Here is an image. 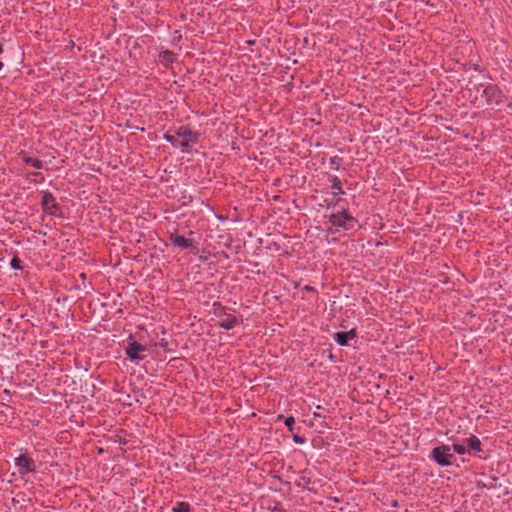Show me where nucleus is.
<instances>
[{"label":"nucleus","instance_id":"obj_25","mask_svg":"<svg viewBox=\"0 0 512 512\" xmlns=\"http://www.w3.org/2000/svg\"><path fill=\"white\" fill-rule=\"evenodd\" d=\"M3 394H5V396H10V395H11V392H10V390L5 389V390L3 391Z\"/></svg>","mask_w":512,"mask_h":512},{"label":"nucleus","instance_id":"obj_21","mask_svg":"<svg viewBox=\"0 0 512 512\" xmlns=\"http://www.w3.org/2000/svg\"><path fill=\"white\" fill-rule=\"evenodd\" d=\"M292 438H293V441L297 444H304L306 441L305 437L300 436L298 434H294Z\"/></svg>","mask_w":512,"mask_h":512},{"label":"nucleus","instance_id":"obj_5","mask_svg":"<svg viewBox=\"0 0 512 512\" xmlns=\"http://www.w3.org/2000/svg\"><path fill=\"white\" fill-rule=\"evenodd\" d=\"M482 96L485 97L489 106H499L506 99L502 90L495 84H488L484 87Z\"/></svg>","mask_w":512,"mask_h":512},{"label":"nucleus","instance_id":"obj_13","mask_svg":"<svg viewBox=\"0 0 512 512\" xmlns=\"http://www.w3.org/2000/svg\"><path fill=\"white\" fill-rule=\"evenodd\" d=\"M329 181L331 182V188L334 190L333 191L334 197L345 194V191L342 188V182L339 177H337L335 175H331L329 177Z\"/></svg>","mask_w":512,"mask_h":512},{"label":"nucleus","instance_id":"obj_22","mask_svg":"<svg viewBox=\"0 0 512 512\" xmlns=\"http://www.w3.org/2000/svg\"><path fill=\"white\" fill-rule=\"evenodd\" d=\"M271 512H287L279 503H277L273 508H270Z\"/></svg>","mask_w":512,"mask_h":512},{"label":"nucleus","instance_id":"obj_12","mask_svg":"<svg viewBox=\"0 0 512 512\" xmlns=\"http://www.w3.org/2000/svg\"><path fill=\"white\" fill-rule=\"evenodd\" d=\"M20 156L22 158V161L27 165L31 166L35 169H42L43 168V162L39 160L38 158L31 157L27 155L24 152L20 153Z\"/></svg>","mask_w":512,"mask_h":512},{"label":"nucleus","instance_id":"obj_6","mask_svg":"<svg viewBox=\"0 0 512 512\" xmlns=\"http://www.w3.org/2000/svg\"><path fill=\"white\" fill-rule=\"evenodd\" d=\"M147 347L136 342L129 341L127 346L125 347V353L130 358L131 361H141L146 358Z\"/></svg>","mask_w":512,"mask_h":512},{"label":"nucleus","instance_id":"obj_20","mask_svg":"<svg viewBox=\"0 0 512 512\" xmlns=\"http://www.w3.org/2000/svg\"><path fill=\"white\" fill-rule=\"evenodd\" d=\"M10 267L12 269H15V270H22L23 267L21 265V260L19 257L17 256H14L11 260H10Z\"/></svg>","mask_w":512,"mask_h":512},{"label":"nucleus","instance_id":"obj_9","mask_svg":"<svg viewBox=\"0 0 512 512\" xmlns=\"http://www.w3.org/2000/svg\"><path fill=\"white\" fill-rule=\"evenodd\" d=\"M169 240L174 246L182 250L188 249L189 247L193 246V239H189L182 235H179L177 232L170 233Z\"/></svg>","mask_w":512,"mask_h":512},{"label":"nucleus","instance_id":"obj_29","mask_svg":"<svg viewBox=\"0 0 512 512\" xmlns=\"http://www.w3.org/2000/svg\"><path fill=\"white\" fill-rule=\"evenodd\" d=\"M4 64L0 61V70L3 68Z\"/></svg>","mask_w":512,"mask_h":512},{"label":"nucleus","instance_id":"obj_8","mask_svg":"<svg viewBox=\"0 0 512 512\" xmlns=\"http://www.w3.org/2000/svg\"><path fill=\"white\" fill-rule=\"evenodd\" d=\"M41 206L50 215H56L57 211L60 210V205L57 203L56 198L49 191L43 192Z\"/></svg>","mask_w":512,"mask_h":512},{"label":"nucleus","instance_id":"obj_15","mask_svg":"<svg viewBox=\"0 0 512 512\" xmlns=\"http://www.w3.org/2000/svg\"><path fill=\"white\" fill-rule=\"evenodd\" d=\"M163 139L169 142L173 147L180 148V141L178 136L174 133L167 132L164 134Z\"/></svg>","mask_w":512,"mask_h":512},{"label":"nucleus","instance_id":"obj_24","mask_svg":"<svg viewBox=\"0 0 512 512\" xmlns=\"http://www.w3.org/2000/svg\"><path fill=\"white\" fill-rule=\"evenodd\" d=\"M304 289H305L306 291H308V292H315V289H314L313 287H311V286H308V285H307V286H305V287H304Z\"/></svg>","mask_w":512,"mask_h":512},{"label":"nucleus","instance_id":"obj_17","mask_svg":"<svg viewBox=\"0 0 512 512\" xmlns=\"http://www.w3.org/2000/svg\"><path fill=\"white\" fill-rule=\"evenodd\" d=\"M343 163V159L337 155L332 156L329 160L330 167L334 170H339Z\"/></svg>","mask_w":512,"mask_h":512},{"label":"nucleus","instance_id":"obj_18","mask_svg":"<svg viewBox=\"0 0 512 512\" xmlns=\"http://www.w3.org/2000/svg\"><path fill=\"white\" fill-rule=\"evenodd\" d=\"M281 419H284V424L286 425V427L288 428V430L290 432H293L294 430V424H295V419L293 416H289L287 418H284L283 415H279L278 416V420H281Z\"/></svg>","mask_w":512,"mask_h":512},{"label":"nucleus","instance_id":"obj_28","mask_svg":"<svg viewBox=\"0 0 512 512\" xmlns=\"http://www.w3.org/2000/svg\"><path fill=\"white\" fill-rule=\"evenodd\" d=\"M3 52V45L0 43V54Z\"/></svg>","mask_w":512,"mask_h":512},{"label":"nucleus","instance_id":"obj_4","mask_svg":"<svg viewBox=\"0 0 512 512\" xmlns=\"http://www.w3.org/2000/svg\"><path fill=\"white\" fill-rule=\"evenodd\" d=\"M329 223L337 228L349 230L357 220L346 209L328 216Z\"/></svg>","mask_w":512,"mask_h":512},{"label":"nucleus","instance_id":"obj_19","mask_svg":"<svg viewBox=\"0 0 512 512\" xmlns=\"http://www.w3.org/2000/svg\"><path fill=\"white\" fill-rule=\"evenodd\" d=\"M451 448L453 449L454 453L459 455H463L469 452L465 445L459 443H453Z\"/></svg>","mask_w":512,"mask_h":512},{"label":"nucleus","instance_id":"obj_23","mask_svg":"<svg viewBox=\"0 0 512 512\" xmlns=\"http://www.w3.org/2000/svg\"><path fill=\"white\" fill-rule=\"evenodd\" d=\"M339 200H340L339 198H335L332 201L327 202V207H331V206L335 205L336 203H338Z\"/></svg>","mask_w":512,"mask_h":512},{"label":"nucleus","instance_id":"obj_16","mask_svg":"<svg viewBox=\"0 0 512 512\" xmlns=\"http://www.w3.org/2000/svg\"><path fill=\"white\" fill-rule=\"evenodd\" d=\"M173 512H190L191 506L188 502H176L175 505L172 508Z\"/></svg>","mask_w":512,"mask_h":512},{"label":"nucleus","instance_id":"obj_30","mask_svg":"<svg viewBox=\"0 0 512 512\" xmlns=\"http://www.w3.org/2000/svg\"><path fill=\"white\" fill-rule=\"evenodd\" d=\"M511 2H512V0H511Z\"/></svg>","mask_w":512,"mask_h":512},{"label":"nucleus","instance_id":"obj_2","mask_svg":"<svg viewBox=\"0 0 512 512\" xmlns=\"http://www.w3.org/2000/svg\"><path fill=\"white\" fill-rule=\"evenodd\" d=\"M213 314L219 318L217 325L225 330H231L238 324L236 316L228 312V308L220 302H214L212 305Z\"/></svg>","mask_w":512,"mask_h":512},{"label":"nucleus","instance_id":"obj_27","mask_svg":"<svg viewBox=\"0 0 512 512\" xmlns=\"http://www.w3.org/2000/svg\"><path fill=\"white\" fill-rule=\"evenodd\" d=\"M313 416H314V418L320 417V414H318L317 412H314Z\"/></svg>","mask_w":512,"mask_h":512},{"label":"nucleus","instance_id":"obj_14","mask_svg":"<svg viewBox=\"0 0 512 512\" xmlns=\"http://www.w3.org/2000/svg\"><path fill=\"white\" fill-rule=\"evenodd\" d=\"M162 63L172 64L175 61V54L170 50L162 51L159 55Z\"/></svg>","mask_w":512,"mask_h":512},{"label":"nucleus","instance_id":"obj_7","mask_svg":"<svg viewBox=\"0 0 512 512\" xmlns=\"http://www.w3.org/2000/svg\"><path fill=\"white\" fill-rule=\"evenodd\" d=\"M15 465L18 467L19 475L24 477L26 474L34 472L36 469L35 461L27 454H20L15 458Z\"/></svg>","mask_w":512,"mask_h":512},{"label":"nucleus","instance_id":"obj_26","mask_svg":"<svg viewBox=\"0 0 512 512\" xmlns=\"http://www.w3.org/2000/svg\"><path fill=\"white\" fill-rule=\"evenodd\" d=\"M30 175H31V176H34V177H37V176H40L41 174H40V173H38V172H34V173H31Z\"/></svg>","mask_w":512,"mask_h":512},{"label":"nucleus","instance_id":"obj_3","mask_svg":"<svg viewBox=\"0 0 512 512\" xmlns=\"http://www.w3.org/2000/svg\"><path fill=\"white\" fill-rule=\"evenodd\" d=\"M429 457L440 466H451L456 460L455 455L451 452V446L446 444L434 447Z\"/></svg>","mask_w":512,"mask_h":512},{"label":"nucleus","instance_id":"obj_1","mask_svg":"<svg viewBox=\"0 0 512 512\" xmlns=\"http://www.w3.org/2000/svg\"><path fill=\"white\" fill-rule=\"evenodd\" d=\"M175 134L180 141V150L183 153H192L193 146L199 143L200 133L193 130L189 125H181L175 129Z\"/></svg>","mask_w":512,"mask_h":512},{"label":"nucleus","instance_id":"obj_11","mask_svg":"<svg viewBox=\"0 0 512 512\" xmlns=\"http://www.w3.org/2000/svg\"><path fill=\"white\" fill-rule=\"evenodd\" d=\"M464 443L467 444L468 451L482 452L483 450L480 439L475 435H471L470 437L466 438Z\"/></svg>","mask_w":512,"mask_h":512},{"label":"nucleus","instance_id":"obj_10","mask_svg":"<svg viewBox=\"0 0 512 512\" xmlns=\"http://www.w3.org/2000/svg\"><path fill=\"white\" fill-rule=\"evenodd\" d=\"M357 336L356 330L351 329L346 332H336L333 336L334 341L340 346H347L349 340L354 339Z\"/></svg>","mask_w":512,"mask_h":512}]
</instances>
